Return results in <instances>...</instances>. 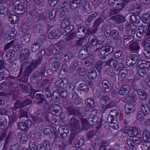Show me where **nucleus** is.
<instances>
[{"label": "nucleus", "mask_w": 150, "mask_h": 150, "mask_svg": "<svg viewBox=\"0 0 150 150\" xmlns=\"http://www.w3.org/2000/svg\"><path fill=\"white\" fill-rule=\"evenodd\" d=\"M137 65L140 68L146 69L150 67V63L145 60H140L137 62Z\"/></svg>", "instance_id": "nucleus-30"}, {"label": "nucleus", "mask_w": 150, "mask_h": 150, "mask_svg": "<svg viewBox=\"0 0 150 150\" xmlns=\"http://www.w3.org/2000/svg\"><path fill=\"white\" fill-rule=\"evenodd\" d=\"M143 54L145 55V57L147 58V59L150 58V45L145 47Z\"/></svg>", "instance_id": "nucleus-64"}, {"label": "nucleus", "mask_w": 150, "mask_h": 150, "mask_svg": "<svg viewBox=\"0 0 150 150\" xmlns=\"http://www.w3.org/2000/svg\"><path fill=\"white\" fill-rule=\"evenodd\" d=\"M141 20L140 16L137 14H132L130 16V21L132 22L138 23H140Z\"/></svg>", "instance_id": "nucleus-43"}, {"label": "nucleus", "mask_w": 150, "mask_h": 150, "mask_svg": "<svg viewBox=\"0 0 150 150\" xmlns=\"http://www.w3.org/2000/svg\"><path fill=\"white\" fill-rule=\"evenodd\" d=\"M91 44L93 46H96L97 47V38L94 35H91L89 37Z\"/></svg>", "instance_id": "nucleus-63"}, {"label": "nucleus", "mask_w": 150, "mask_h": 150, "mask_svg": "<svg viewBox=\"0 0 150 150\" xmlns=\"http://www.w3.org/2000/svg\"><path fill=\"white\" fill-rule=\"evenodd\" d=\"M85 104L86 106L90 108H93L95 106V101L92 98H89L85 100Z\"/></svg>", "instance_id": "nucleus-36"}, {"label": "nucleus", "mask_w": 150, "mask_h": 150, "mask_svg": "<svg viewBox=\"0 0 150 150\" xmlns=\"http://www.w3.org/2000/svg\"><path fill=\"white\" fill-rule=\"evenodd\" d=\"M65 109L68 115L76 116V107L73 105H71L68 107H66Z\"/></svg>", "instance_id": "nucleus-25"}, {"label": "nucleus", "mask_w": 150, "mask_h": 150, "mask_svg": "<svg viewBox=\"0 0 150 150\" xmlns=\"http://www.w3.org/2000/svg\"><path fill=\"white\" fill-rule=\"evenodd\" d=\"M108 145V143L107 141L105 140H102L100 144V147L99 150H106V147Z\"/></svg>", "instance_id": "nucleus-58"}, {"label": "nucleus", "mask_w": 150, "mask_h": 150, "mask_svg": "<svg viewBox=\"0 0 150 150\" xmlns=\"http://www.w3.org/2000/svg\"><path fill=\"white\" fill-rule=\"evenodd\" d=\"M31 93L29 96L32 98L38 100L37 103L38 104H41L45 101L46 103L50 100L49 97V93L47 92V88H44L42 90V94L38 93L37 91L35 90L32 89L30 90Z\"/></svg>", "instance_id": "nucleus-2"}, {"label": "nucleus", "mask_w": 150, "mask_h": 150, "mask_svg": "<svg viewBox=\"0 0 150 150\" xmlns=\"http://www.w3.org/2000/svg\"><path fill=\"white\" fill-rule=\"evenodd\" d=\"M111 122L108 121L110 124V126L113 129H117L119 128V123L117 119L112 120Z\"/></svg>", "instance_id": "nucleus-52"}, {"label": "nucleus", "mask_w": 150, "mask_h": 150, "mask_svg": "<svg viewBox=\"0 0 150 150\" xmlns=\"http://www.w3.org/2000/svg\"><path fill=\"white\" fill-rule=\"evenodd\" d=\"M69 83L68 79L63 78L56 81L55 84L56 86L58 88H64L68 86Z\"/></svg>", "instance_id": "nucleus-13"}, {"label": "nucleus", "mask_w": 150, "mask_h": 150, "mask_svg": "<svg viewBox=\"0 0 150 150\" xmlns=\"http://www.w3.org/2000/svg\"><path fill=\"white\" fill-rule=\"evenodd\" d=\"M41 46L40 44L35 42L33 45L31 47V50L32 52H36L39 50Z\"/></svg>", "instance_id": "nucleus-61"}, {"label": "nucleus", "mask_w": 150, "mask_h": 150, "mask_svg": "<svg viewBox=\"0 0 150 150\" xmlns=\"http://www.w3.org/2000/svg\"><path fill=\"white\" fill-rule=\"evenodd\" d=\"M91 28L87 27L86 35H90L96 33L98 30V29L96 28Z\"/></svg>", "instance_id": "nucleus-60"}, {"label": "nucleus", "mask_w": 150, "mask_h": 150, "mask_svg": "<svg viewBox=\"0 0 150 150\" xmlns=\"http://www.w3.org/2000/svg\"><path fill=\"white\" fill-rule=\"evenodd\" d=\"M8 18L9 21L12 24L16 23L18 21V17L15 15L11 14V13Z\"/></svg>", "instance_id": "nucleus-46"}, {"label": "nucleus", "mask_w": 150, "mask_h": 150, "mask_svg": "<svg viewBox=\"0 0 150 150\" xmlns=\"http://www.w3.org/2000/svg\"><path fill=\"white\" fill-rule=\"evenodd\" d=\"M49 12V18L50 19L54 18L59 13V10L56 8H49L47 10Z\"/></svg>", "instance_id": "nucleus-22"}, {"label": "nucleus", "mask_w": 150, "mask_h": 150, "mask_svg": "<svg viewBox=\"0 0 150 150\" xmlns=\"http://www.w3.org/2000/svg\"><path fill=\"white\" fill-rule=\"evenodd\" d=\"M103 64V62L101 60L97 61L95 64V67L98 72L100 73L102 69V66Z\"/></svg>", "instance_id": "nucleus-59"}, {"label": "nucleus", "mask_w": 150, "mask_h": 150, "mask_svg": "<svg viewBox=\"0 0 150 150\" xmlns=\"http://www.w3.org/2000/svg\"><path fill=\"white\" fill-rule=\"evenodd\" d=\"M19 138L20 143L21 144H25L28 142V138L27 135L22 132H19L17 134Z\"/></svg>", "instance_id": "nucleus-29"}, {"label": "nucleus", "mask_w": 150, "mask_h": 150, "mask_svg": "<svg viewBox=\"0 0 150 150\" xmlns=\"http://www.w3.org/2000/svg\"><path fill=\"white\" fill-rule=\"evenodd\" d=\"M72 58V55L71 53H64L62 55L61 59L63 62H68Z\"/></svg>", "instance_id": "nucleus-40"}, {"label": "nucleus", "mask_w": 150, "mask_h": 150, "mask_svg": "<svg viewBox=\"0 0 150 150\" xmlns=\"http://www.w3.org/2000/svg\"><path fill=\"white\" fill-rule=\"evenodd\" d=\"M127 132H126L129 136L131 137L138 135L139 134L138 128L136 127H131L130 129H127Z\"/></svg>", "instance_id": "nucleus-24"}, {"label": "nucleus", "mask_w": 150, "mask_h": 150, "mask_svg": "<svg viewBox=\"0 0 150 150\" xmlns=\"http://www.w3.org/2000/svg\"><path fill=\"white\" fill-rule=\"evenodd\" d=\"M77 89L78 90L84 91L86 92L88 91L89 88L88 86L84 83H80L77 86Z\"/></svg>", "instance_id": "nucleus-49"}, {"label": "nucleus", "mask_w": 150, "mask_h": 150, "mask_svg": "<svg viewBox=\"0 0 150 150\" xmlns=\"http://www.w3.org/2000/svg\"><path fill=\"white\" fill-rule=\"evenodd\" d=\"M97 119L98 118L90 116L87 120L88 124L92 126L97 124Z\"/></svg>", "instance_id": "nucleus-57"}, {"label": "nucleus", "mask_w": 150, "mask_h": 150, "mask_svg": "<svg viewBox=\"0 0 150 150\" xmlns=\"http://www.w3.org/2000/svg\"><path fill=\"white\" fill-rule=\"evenodd\" d=\"M62 35L60 30L58 29L55 28L52 30L49 33L48 37L51 39H57L59 37Z\"/></svg>", "instance_id": "nucleus-15"}, {"label": "nucleus", "mask_w": 150, "mask_h": 150, "mask_svg": "<svg viewBox=\"0 0 150 150\" xmlns=\"http://www.w3.org/2000/svg\"><path fill=\"white\" fill-rule=\"evenodd\" d=\"M23 107L22 102H21L19 100H17L15 102L14 106L11 108V109L13 110L15 109L21 108Z\"/></svg>", "instance_id": "nucleus-50"}, {"label": "nucleus", "mask_w": 150, "mask_h": 150, "mask_svg": "<svg viewBox=\"0 0 150 150\" xmlns=\"http://www.w3.org/2000/svg\"><path fill=\"white\" fill-rule=\"evenodd\" d=\"M14 8L16 12L18 14H22L27 11L28 4L26 3L21 2L19 0L15 2Z\"/></svg>", "instance_id": "nucleus-7"}, {"label": "nucleus", "mask_w": 150, "mask_h": 150, "mask_svg": "<svg viewBox=\"0 0 150 150\" xmlns=\"http://www.w3.org/2000/svg\"><path fill=\"white\" fill-rule=\"evenodd\" d=\"M117 61L114 58H111L105 62L106 65L110 66L115 69L117 64Z\"/></svg>", "instance_id": "nucleus-34"}, {"label": "nucleus", "mask_w": 150, "mask_h": 150, "mask_svg": "<svg viewBox=\"0 0 150 150\" xmlns=\"http://www.w3.org/2000/svg\"><path fill=\"white\" fill-rule=\"evenodd\" d=\"M142 111H139L138 113L137 119L140 122L143 121L145 118V116L150 112V109L147 104L142 103L141 105Z\"/></svg>", "instance_id": "nucleus-5"}, {"label": "nucleus", "mask_w": 150, "mask_h": 150, "mask_svg": "<svg viewBox=\"0 0 150 150\" xmlns=\"http://www.w3.org/2000/svg\"><path fill=\"white\" fill-rule=\"evenodd\" d=\"M70 22V19L68 17L65 18L62 21L61 23V26L62 28H65L69 25Z\"/></svg>", "instance_id": "nucleus-47"}, {"label": "nucleus", "mask_w": 150, "mask_h": 150, "mask_svg": "<svg viewBox=\"0 0 150 150\" xmlns=\"http://www.w3.org/2000/svg\"><path fill=\"white\" fill-rule=\"evenodd\" d=\"M102 100H104L106 102V103H108L107 105L105 106V110H107V109H108L109 108H111L112 107V106L111 105V104H109L110 103V101L109 100V97L107 96H104L103 95L102 98H101Z\"/></svg>", "instance_id": "nucleus-56"}, {"label": "nucleus", "mask_w": 150, "mask_h": 150, "mask_svg": "<svg viewBox=\"0 0 150 150\" xmlns=\"http://www.w3.org/2000/svg\"><path fill=\"white\" fill-rule=\"evenodd\" d=\"M127 73V71L126 69H123L120 71L118 74V80L120 81H123L125 79Z\"/></svg>", "instance_id": "nucleus-41"}, {"label": "nucleus", "mask_w": 150, "mask_h": 150, "mask_svg": "<svg viewBox=\"0 0 150 150\" xmlns=\"http://www.w3.org/2000/svg\"><path fill=\"white\" fill-rule=\"evenodd\" d=\"M119 35L118 31L116 29L112 30L110 38L114 40H116L118 39Z\"/></svg>", "instance_id": "nucleus-55"}, {"label": "nucleus", "mask_w": 150, "mask_h": 150, "mask_svg": "<svg viewBox=\"0 0 150 150\" xmlns=\"http://www.w3.org/2000/svg\"><path fill=\"white\" fill-rule=\"evenodd\" d=\"M147 27L144 25H140L138 28V31L137 33V35L139 38H142L147 32Z\"/></svg>", "instance_id": "nucleus-16"}, {"label": "nucleus", "mask_w": 150, "mask_h": 150, "mask_svg": "<svg viewBox=\"0 0 150 150\" xmlns=\"http://www.w3.org/2000/svg\"><path fill=\"white\" fill-rule=\"evenodd\" d=\"M31 34L29 33H24L21 38V42L23 44H25L30 42Z\"/></svg>", "instance_id": "nucleus-44"}, {"label": "nucleus", "mask_w": 150, "mask_h": 150, "mask_svg": "<svg viewBox=\"0 0 150 150\" xmlns=\"http://www.w3.org/2000/svg\"><path fill=\"white\" fill-rule=\"evenodd\" d=\"M43 25L42 24H37L33 28L34 32L38 35H40L43 33Z\"/></svg>", "instance_id": "nucleus-23"}, {"label": "nucleus", "mask_w": 150, "mask_h": 150, "mask_svg": "<svg viewBox=\"0 0 150 150\" xmlns=\"http://www.w3.org/2000/svg\"><path fill=\"white\" fill-rule=\"evenodd\" d=\"M40 72L38 70L35 71L30 76V80L32 83H38L41 75V77L45 78L47 74H50L51 69L48 68V64L46 63L42 64L40 68Z\"/></svg>", "instance_id": "nucleus-1"}, {"label": "nucleus", "mask_w": 150, "mask_h": 150, "mask_svg": "<svg viewBox=\"0 0 150 150\" xmlns=\"http://www.w3.org/2000/svg\"><path fill=\"white\" fill-rule=\"evenodd\" d=\"M25 64H26L24 62L23 63L20 69V71H22L23 69H25L20 79V81L22 82H25L28 80L29 75L32 71H33L29 66Z\"/></svg>", "instance_id": "nucleus-6"}, {"label": "nucleus", "mask_w": 150, "mask_h": 150, "mask_svg": "<svg viewBox=\"0 0 150 150\" xmlns=\"http://www.w3.org/2000/svg\"><path fill=\"white\" fill-rule=\"evenodd\" d=\"M30 54L29 50L27 49L24 48L21 50L19 58L21 61H24L22 62V64L28 59L27 58L29 55Z\"/></svg>", "instance_id": "nucleus-14"}, {"label": "nucleus", "mask_w": 150, "mask_h": 150, "mask_svg": "<svg viewBox=\"0 0 150 150\" xmlns=\"http://www.w3.org/2000/svg\"><path fill=\"white\" fill-rule=\"evenodd\" d=\"M123 39L124 44L126 47L129 46V44L132 43L134 40V36L132 35H125L124 36Z\"/></svg>", "instance_id": "nucleus-28"}, {"label": "nucleus", "mask_w": 150, "mask_h": 150, "mask_svg": "<svg viewBox=\"0 0 150 150\" xmlns=\"http://www.w3.org/2000/svg\"><path fill=\"white\" fill-rule=\"evenodd\" d=\"M89 71L88 75V78L92 79H95L97 76V73L94 68L92 67Z\"/></svg>", "instance_id": "nucleus-38"}, {"label": "nucleus", "mask_w": 150, "mask_h": 150, "mask_svg": "<svg viewBox=\"0 0 150 150\" xmlns=\"http://www.w3.org/2000/svg\"><path fill=\"white\" fill-rule=\"evenodd\" d=\"M106 72L107 74L110 76H112L110 81L112 83H114L116 81V79L114 76L115 74V71L112 67H110L107 69Z\"/></svg>", "instance_id": "nucleus-26"}, {"label": "nucleus", "mask_w": 150, "mask_h": 150, "mask_svg": "<svg viewBox=\"0 0 150 150\" xmlns=\"http://www.w3.org/2000/svg\"><path fill=\"white\" fill-rule=\"evenodd\" d=\"M142 21L144 23L148 24L150 23V14L148 13L144 14L142 18Z\"/></svg>", "instance_id": "nucleus-53"}, {"label": "nucleus", "mask_w": 150, "mask_h": 150, "mask_svg": "<svg viewBox=\"0 0 150 150\" xmlns=\"http://www.w3.org/2000/svg\"><path fill=\"white\" fill-rule=\"evenodd\" d=\"M52 46H50L48 48L45 50H44V53L43 56H44V58L46 59H47L50 56L53 54L52 52Z\"/></svg>", "instance_id": "nucleus-39"}, {"label": "nucleus", "mask_w": 150, "mask_h": 150, "mask_svg": "<svg viewBox=\"0 0 150 150\" xmlns=\"http://www.w3.org/2000/svg\"><path fill=\"white\" fill-rule=\"evenodd\" d=\"M39 9L37 7L34 8L31 11V15L34 16L38 21H44L45 23L47 21V18L43 14V13H39Z\"/></svg>", "instance_id": "nucleus-8"}, {"label": "nucleus", "mask_w": 150, "mask_h": 150, "mask_svg": "<svg viewBox=\"0 0 150 150\" xmlns=\"http://www.w3.org/2000/svg\"><path fill=\"white\" fill-rule=\"evenodd\" d=\"M112 18L119 23L127 21L125 19V17L121 15L118 14L113 16L112 17Z\"/></svg>", "instance_id": "nucleus-31"}, {"label": "nucleus", "mask_w": 150, "mask_h": 150, "mask_svg": "<svg viewBox=\"0 0 150 150\" xmlns=\"http://www.w3.org/2000/svg\"><path fill=\"white\" fill-rule=\"evenodd\" d=\"M142 136L144 138L146 139V142H150V135L147 129H144L143 130Z\"/></svg>", "instance_id": "nucleus-54"}, {"label": "nucleus", "mask_w": 150, "mask_h": 150, "mask_svg": "<svg viewBox=\"0 0 150 150\" xmlns=\"http://www.w3.org/2000/svg\"><path fill=\"white\" fill-rule=\"evenodd\" d=\"M101 83L103 87L104 91L107 93H109L111 91V86L108 81L106 79H102Z\"/></svg>", "instance_id": "nucleus-21"}, {"label": "nucleus", "mask_w": 150, "mask_h": 150, "mask_svg": "<svg viewBox=\"0 0 150 150\" xmlns=\"http://www.w3.org/2000/svg\"><path fill=\"white\" fill-rule=\"evenodd\" d=\"M5 78L6 79L5 82L8 85V87L12 89H16L18 88V85L16 82L13 79H9L8 77Z\"/></svg>", "instance_id": "nucleus-19"}, {"label": "nucleus", "mask_w": 150, "mask_h": 150, "mask_svg": "<svg viewBox=\"0 0 150 150\" xmlns=\"http://www.w3.org/2000/svg\"><path fill=\"white\" fill-rule=\"evenodd\" d=\"M130 86L128 85H124L119 91V93L121 95H127L130 91Z\"/></svg>", "instance_id": "nucleus-18"}, {"label": "nucleus", "mask_w": 150, "mask_h": 150, "mask_svg": "<svg viewBox=\"0 0 150 150\" xmlns=\"http://www.w3.org/2000/svg\"><path fill=\"white\" fill-rule=\"evenodd\" d=\"M103 22L104 20L102 17H99L95 21L92 27L93 28H97Z\"/></svg>", "instance_id": "nucleus-51"}, {"label": "nucleus", "mask_w": 150, "mask_h": 150, "mask_svg": "<svg viewBox=\"0 0 150 150\" xmlns=\"http://www.w3.org/2000/svg\"><path fill=\"white\" fill-rule=\"evenodd\" d=\"M129 49L131 51H137L140 48L139 43L137 41L132 42L129 45Z\"/></svg>", "instance_id": "nucleus-33"}, {"label": "nucleus", "mask_w": 150, "mask_h": 150, "mask_svg": "<svg viewBox=\"0 0 150 150\" xmlns=\"http://www.w3.org/2000/svg\"><path fill=\"white\" fill-rule=\"evenodd\" d=\"M32 122L31 120H27L25 122H19L18 125L20 130L22 131L27 130L31 126Z\"/></svg>", "instance_id": "nucleus-10"}, {"label": "nucleus", "mask_w": 150, "mask_h": 150, "mask_svg": "<svg viewBox=\"0 0 150 150\" xmlns=\"http://www.w3.org/2000/svg\"><path fill=\"white\" fill-rule=\"evenodd\" d=\"M69 122L72 131L76 132L79 131L81 127L79 125L80 122L79 120L73 117H72L69 120Z\"/></svg>", "instance_id": "nucleus-9"}, {"label": "nucleus", "mask_w": 150, "mask_h": 150, "mask_svg": "<svg viewBox=\"0 0 150 150\" xmlns=\"http://www.w3.org/2000/svg\"><path fill=\"white\" fill-rule=\"evenodd\" d=\"M81 123L82 124V129L87 130L90 127V125L88 124L87 120L86 119L82 118L81 119Z\"/></svg>", "instance_id": "nucleus-48"}, {"label": "nucleus", "mask_w": 150, "mask_h": 150, "mask_svg": "<svg viewBox=\"0 0 150 150\" xmlns=\"http://www.w3.org/2000/svg\"><path fill=\"white\" fill-rule=\"evenodd\" d=\"M40 54V52H38L36 55V58L34 60L31 58H28L24 63L25 65L28 66L33 70L37 68V67L42 62L43 60V57Z\"/></svg>", "instance_id": "nucleus-3"}, {"label": "nucleus", "mask_w": 150, "mask_h": 150, "mask_svg": "<svg viewBox=\"0 0 150 150\" xmlns=\"http://www.w3.org/2000/svg\"><path fill=\"white\" fill-rule=\"evenodd\" d=\"M84 143V139L80 136H78L74 142L76 147L78 148L82 146Z\"/></svg>", "instance_id": "nucleus-42"}, {"label": "nucleus", "mask_w": 150, "mask_h": 150, "mask_svg": "<svg viewBox=\"0 0 150 150\" xmlns=\"http://www.w3.org/2000/svg\"><path fill=\"white\" fill-rule=\"evenodd\" d=\"M81 0H72L70 2V7L72 9H74L81 6Z\"/></svg>", "instance_id": "nucleus-32"}, {"label": "nucleus", "mask_w": 150, "mask_h": 150, "mask_svg": "<svg viewBox=\"0 0 150 150\" xmlns=\"http://www.w3.org/2000/svg\"><path fill=\"white\" fill-rule=\"evenodd\" d=\"M138 59L137 55H134L132 56V57H127L126 60V63L127 65L130 67L134 66L136 63Z\"/></svg>", "instance_id": "nucleus-17"}, {"label": "nucleus", "mask_w": 150, "mask_h": 150, "mask_svg": "<svg viewBox=\"0 0 150 150\" xmlns=\"http://www.w3.org/2000/svg\"><path fill=\"white\" fill-rule=\"evenodd\" d=\"M79 65V62L77 60H74L71 62V66L69 69V73H72L73 71H75L76 68Z\"/></svg>", "instance_id": "nucleus-45"}, {"label": "nucleus", "mask_w": 150, "mask_h": 150, "mask_svg": "<svg viewBox=\"0 0 150 150\" xmlns=\"http://www.w3.org/2000/svg\"><path fill=\"white\" fill-rule=\"evenodd\" d=\"M78 30L76 33L75 35L78 38H80L86 35L87 27L80 25L78 27Z\"/></svg>", "instance_id": "nucleus-12"}, {"label": "nucleus", "mask_w": 150, "mask_h": 150, "mask_svg": "<svg viewBox=\"0 0 150 150\" xmlns=\"http://www.w3.org/2000/svg\"><path fill=\"white\" fill-rule=\"evenodd\" d=\"M11 13V11L7 7L2 5L0 6V14L4 15L5 16H8Z\"/></svg>", "instance_id": "nucleus-37"}, {"label": "nucleus", "mask_w": 150, "mask_h": 150, "mask_svg": "<svg viewBox=\"0 0 150 150\" xmlns=\"http://www.w3.org/2000/svg\"><path fill=\"white\" fill-rule=\"evenodd\" d=\"M138 97L141 100H146L148 98V96L146 92L144 90L142 89L137 93Z\"/></svg>", "instance_id": "nucleus-35"}, {"label": "nucleus", "mask_w": 150, "mask_h": 150, "mask_svg": "<svg viewBox=\"0 0 150 150\" xmlns=\"http://www.w3.org/2000/svg\"><path fill=\"white\" fill-rule=\"evenodd\" d=\"M62 109L58 105H51L50 108H48V112H50L56 116L58 117L61 113Z\"/></svg>", "instance_id": "nucleus-11"}, {"label": "nucleus", "mask_w": 150, "mask_h": 150, "mask_svg": "<svg viewBox=\"0 0 150 150\" xmlns=\"http://www.w3.org/2000/svg\"><path fill=\"white\" fill-rule=\"evenodd\" d=\"M119 112L116 110H113L111 111L108 117V121L111 122L112 120L117 119V117L118 115Z\"/></svg>", "instance_id": "nucleus-27"}, {"label": "nucleus", "mask_w": 150, "mask_h": 150, "mask_svg": "<svg viewBox=\"0 0 150 150\" xmlns=\"http://www.w3.org/2000/svg\"><path fill=\"white\" fill-rule=\"evenodd\" d=\"M47 92H49V97L50 99V101L48 103L50 102L52 100L54 101H58L60 99V96L59 95L58 91H57L54 92L53 94L51 95L50 91L49 89L47 88Z\"/></svg>", "instance_id": "nucleus-20"}, {"label": "nucleus", "mask_w": 150, "mask_h": 150, "mask_svg": "<svg viewBox=\"0 0 150 150\" xmlns=\"http://www.w3.org/2000/svg\"><path fill=\"white\" fill-rule=\"evenodd\" d=\"M99 50L98 54L100 58L102 59H106V56L113 52L114 48L110 46H103L100 48H97L96 50Z\"/></svg>", "instance_id": "nucleus-4"}, {"label": "nucleus", "mask_w": 150, "mask_h": 150, "mask_svg": "<svg viewBox=\"0 0 150 150\" xmlns=\"http://www.w3.org/2000/svg\"><path fill=\"white\" fill-rule=\"evenodd\" d=\"M48 112V113H45L44 117L47 121L49 122H51L54 119L53 115L51 112Z\"/></svg>", "instance_id": "nucleus-62"}]
</instances>
